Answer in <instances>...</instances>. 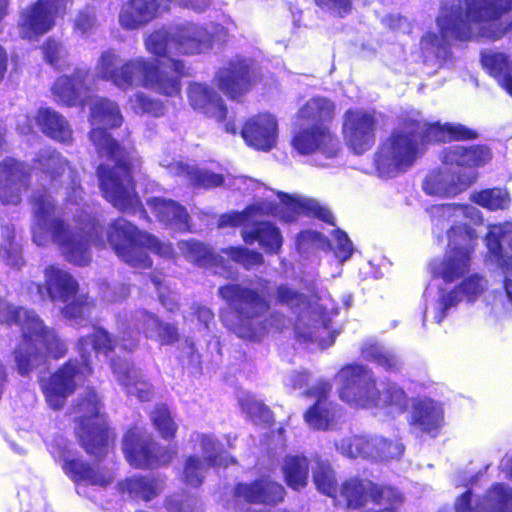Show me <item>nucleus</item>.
<instances>
[{"mask_svg": "<svg viewBox=\"0 0 512 512\" xmlns=\"http://www.w3.org/2000/svg\"><path fill=\"white\" fill-rule=\"evenodd\" d=\"M240 134L249 147L268 152L277 144L278 123L270 113H258L245 120Z\"/></svg>", "mask_w": 512, "mask_h": 512, "instance_id": "aec40b11", "label": "nucleus"}, {"mask_svg": "<svg viewBox=\"0 0 512 512\" xmlns=\"http://www.w3.org/2000/svg\"><path fill=\"white\" fill-rule=\"evenodd\" d=\"M35 163L52 186L61 185L62 178L68 171L76 173L75 169L70 167L69 161L55 149L40 152Z\"/></svg>", "mask_w": 512, "mask_h": 512, "instance_id": "f704fd0d", "label": "nucleus"}, {"mask_svg": "<svg viewBox=\"0 0 512 512\" xmlns=\"http://www.w3.org/2000/svg\"><path fill=\"white\" fill-rule=\"evenodd\" d=\"M69 0H37L24 9L19 23L30 32H48L53 29Z\"/></svg>", "mask_w": 512, "mask_h": 512, "instance_id": "4be33fe9", "label": "nucleus"}, {"mask_svg": "<svg viewBox=\"0 0 512 512\" xmlns=\"http://www.w3.org/2000/svg\"><path fill=\"white\" fill-rule=\"evenodd\" d=\"M408 423L411 428L435 437L444 425V409L433 399H416L412 404Z\"/></svg>", "mask_w": 512, "mask_h": 512, "instance_id": "393cba45", "label": "nucleus"}, {"mask_svg": "<svg viewBox=\"0 0 512 512\" xmlns=\"http://www.w3.org/2000/svg\"><path fill=\"white\" fill-rule=\"evenodd\" d=\"M91 345L97 354L109 357L114 353L116 340L113 335L102 326H95L93 331L78 339L77 348L81 358H69L58 366L48 377L39 380L40 390L48 407L54 411L62 410L70 396L77 388L79 376L93 374L91 355L87 346Z\"/></svg>", "mask_w": 512, "mask_h": 512, "instance_id": "39448f33", "label": "nucleus"}, {"mask_svg": "<svg viewBox=\"0 0 512 512\" xmlns=\"http://www.w3.org/2000/svg\"><path fill=\"white\" fill-rule=\"evenodd\" d=\"M334 237L335 256L342 262L348 260L352 256L354 251L352 241L349 239L348 235L340 229H337L335 231Z\"/></svg>", "mask_w": 512, "mask_h": 512, "instance_id": "69168bd1", "label": "nucleus"}, {"mask_svg": "<svg viewBox=\"0 0 512 512\" xmlns=\"http://www.w3.org/2000/svg\"><path fill=\"white\" fill-rule=\"evenodd\" d=\"M377 127L374 110L347 109L342 122V135L346 146L356 155L367 152L376 142Z\"/></svg>", "mask_w": 512, "mask_h": 512, "instance_id": "ddd939ff", "label": "nucleus"}, {"mask_svg": "<svg viewBox=\"0 0 512 512\" xmlns=\"http://www.w3.org/2000/svg\"><path fill=\"white\" fill-rule=\"evenodd\" d=\"M89 139L99 157L105 156L114 163L112 167L101 163L96 169L103 197L122 213H138L148 219V213L136 191L134 157L104 127L92 128Z\"/></svg>", "mask_w": 512, "mask_h": 512, "instance_id": "20e7f679", "label": "nucleus"}, {"mask_svg": "<svg viewBox=\"0 0 512 512\" xmlns=\"http://www.w3.org/2000/svg\"><path fill=\"white\" fill-rule=\"evenodd\" d=\"M361 354L367 361L375 363L386 371L395 372L399 369L397 357L376 343L365 344L361 348Z\"/></svg>", "mask_w": 512, "mask_h": 512, "instance_id": "49530a36", "label": "nucleus"}, {"mask_svg": "<svg viewBox=\"0 0 512 512\" xmlns=\"http://www.w3.org/2000/svg\"><path fill=\"white\" fill-rule=\"evenodd\" d=\"M91 123L107 125L109 128H118L123 123V116L116 102L108 98L96 99L90 107Z\"/></svg>", "mask_w": 512, "mask_h": 512, "instance_id": "58836bf2", "label": "nucleus"}, {"mask_svg": "<svg viewBox=\"0 0 512 512\" xmlns=\"http://www.w3.org/2000/svg\"><path fill=\"white\" fill-rule=\"evenodd\" d=\"M158 341L161 345H172L180 340L178 328L154 317Z\"/></svg>", "mask_w": 512, "mask_h": 512, "instance_id": "680f3d73", "label": "nucleus"}, {"mask_svg": "<svg viewBox=\"0 0 512 512\" xmlns=\"http://www.w3.org/2000/svg\"><path fill=\"white\" fill-rule=\"evenodd\" d=\"M233 495L246 503L275 506L283 502L286 490L281 483L270 476L262 475L249 483L235 484Z\"/></svg>", "mask_w": 512, "mask_h": 512, "instance_id": "412c9836", "label": "nucleus"}, {"mask_svg": "<svg viewBox=\"0 0 512 512\" xmlns=\"http://www.w3.org/2000/svg\"><path fill=\"white\" fill-rule=\"evenodd\" d=\"M74 434L79 446L95 462L115 451L117 434L106 419L76 425Z\"/></svg>", "mask_w": 512, "mask_h": 512, "instance_id": "dca6fc26", "label": "nucleus"}, {"mask_svg": "<svg viewBox=\"0 0 512 512\" xmlns=\"http://www.w3.org/2000/svg\"><path fill=\"white\" fill-rule=\"evenodd\" d=\"M368 479H360L357 477L345 480L340 489L347 508L359 509L367 503L369 497Z\"/></svg>", "mask_w": 512, "mask_h": 512, "instance_id": "79ce46f5", "label": "nucleus"}, {"mask_svg": "<svg viewBox=\"0 0 512 512\" xmlns=\"http://www.w3.org/2000/svg\"><path fill=\"white\" fill-rule=\"evenodd\" d=\"M323 11L338 17L348 15L352 10V0H313Z\"/></svg>", "mask_w": 512, "mask_h": 512, "instance_id": "0e129e2a", "label": "nucleus"}, {"mask_svg": "<svg viewBox=\"0 0 512 512\" xmlns=\"http://www.w3.org/2000/svg\"><path fill=\"white\" fill-rule=\"evenodd\" d=\"M485 239L490 259L497 264L504 274L510 273L512 271V254L504 255L500 237L495 232L489 231Z\"/></svg>", "mask_w": 512, "mask_h": 512, "instance_id": "09e8293b", "label": "nucleus"}, {"mask_svg": "<svg viewBox=\"0 0 512 512\" xmlns=\"http://www.w3.org/2000/svg\"><path fill=\"white\" fill-rule=\"evenodd\" d=\"M32 187V171L27 163L7 156L0 161V203L17 206Z\"/></svg>", "mask_w": 512, "mask_h": 512, "instance_id": "4468645a", "label": "nucleus"}, {"mask_svg": "<svg viewBox=\"0 0 512 512\" xmlns=\"http://www.w3.org/2000/svg\"><path fill=\"white\" fill-rule=\"evenodd\" d=\"M201 443L205 452L210 451V453L204 457L208 467H227L229 464L236 463V460L226 455L223 450L214 451V442L208 437L203 436Z\"/></svg>", "mask_w": 512, "mask_h": 512, "instance_id": "4d7b16f0", "label": "nucleus"}, {"mask_svg": "<svg viewBox=\"0 0 512 512\" xmlns=\"http://www.w3.org/2000/svg\"><path fill=\"white\" fill-rule=\"evenodd\" d=\"M423 190L431 196H443L448 191L445 175L440 170H432L423 181Z\"/></svg>", "mask_w": 512, "mask_h": 512, "instance_id": "13d9d810", "label": "nucleus"}, {"mask_svg": "<svg viewBox=\"0 0 512 512\" xmlns=\"http://www.w3.org/2000/svg\"><path fill=\"white\" fill-rule=\"evenodd\" d=\"M246 244H258L269 254H278L283 244L280 229L270 221H256L251 229L242 231Z\"/></svg>", "mask_w": 512, "mask_h": 512, "instance_id": "2f4dec72", "label": "nucleus"}, {"mask_svg": "<svg viewBox=\"0 0 512 512\" xmlns=\"http://www.w3.org/2000/svg\"><path fill=\"white\" fill-rule=\"evenodd\" d=\"M487 281L479 274L465 277L458 285L450 289V307L459 302H474L486 289Z\"/></svg>", "mask_w": 512, "mask_h": 512, "instance_id": "4c0bfd02", "label": "nucleus"}, {"mask_svg": "<svg viewBox=\"0 0 512 512\" xmlns=\"http://www.w3.org/2000/svg\"><path fill=\"white\" fill-rule=\"evenodd\" d=\"M42 52L45 61L55 69L62 67L61 60L63 59L64 53L60 42H57L53 38H48L42 45Z\"/></svg>", "mask_w": 512, "mask_h": 512, "instance_id": "052dcab7", "label": "nucleus"}, {"mask_svg": "<svg viewBox=\"0 0 512 512\" xmlns=\"http://www.w3.org/2000/svg\"><path fill=\"white\" fill-rule=\"evenodd\" d=\"M186 255L197 266H210L215 261V255L211 249L196 241L187 243Z\"/></svg>", "mask_w": 512, "mask_h": 512, "instance_id": "5fc2aeb1", "label": "nucleus"}, {"mask_svg": "<svg viewBox=\"0 0 512 512\" xmlns=\"http://www.w3.org/2000/svg\"><path fill=\"white\" fill-rule=\"evenodd\" d=\"M173 0H128L119 14V23L127 30H139L169 9Z\"/></svg>", "mask_w": 512, "mask_h": 512, "instance_id": "b1692460", "label": "nucleus"}, {"mask_svg": "<svg viewBox=\"0 0 512 512\" xmlns=\"http://www.w3.org/2000/svg\"><path fill=\"white\" fill-rule=\"evenodd\" d=\"M217 293L227 304V309L220 312L223 325L242 339L260 341L266 325L256 319L271 308L269 280L258 278L256 286L227 283L220 286Z\"/></svg>", "mask_w": 512, "mask_h": 512, "instance_id": "423d86ee", "label": "nucleus"}, {"mask_svg": "<svg viewBox=\"0 0 512 512\" xmlns=\"http://www.w3.org/2000/svg\"><path fill=\"white\" fill-rule=\"evenodd\" d=\"M44 276L47 294L53 302L66 303L79 291L77 280L69 272L55 265L47 266L44 270Z\"/></svg>", "mask_w": 512, "mask_h": 512, "instance_id": "c85d7f7f", "label": "nucleus"}, {"mask_svg": "<svg viewBox=\"0 0 512 512\" xmlns=\"http://www.w3.org/2000/svg\"><path fill=\"white\" fill-rule=\"evenodd\" d=\"M481 64L495 80L512 67V61L501 52H481Z\"/></svg>", "mask_w": 512, "mask_h": 512, "instance_id": "8fccbe9b", "label": "nucleus"}, {"mask_svg": "<svg viewBox=\"0 0 512 512\" xmlns=\"http://www.w3.org/2000/svg\"><path fill=\"white\" fill-rule=\"evenodd\" d=\"M313 482L323 494L335 497L337 493V480L332 468L328 464L318 463L313 471Z\"/></svg>", "mask_w": 512, "mask_h": 512, "instance_id": "3c124183", "label": "nucleus"}, {"mask_svg": "<svg viewBox=\"0 0 512 512\" xmlns=\"http://www.w3.org/2000/svg\"><path fill=\"white\" fill-rule=\"evenodd\" d=\"M275 303L297 313L308 306L309 300L304 293L288 284H280L275 289Z\"/></svg>", "mask_w": 512, "mask_h": 512, "instance_id": "a18cd8bd", "label": "nucleus"}, {"mask_svg": "<svg viewBox=\"0 0 512 512\" xmlns=\"http://www.w3.org/2000/svg\"><path fill=\"white\" fill-rule=\"evenodd\" d=\"M109 365L113 374L121 384L128 386L136 380V368L130 360L119 356L111 357Z\"/></svg>", "mask_w": 512, "mask_h": 512, "instance_id": "864d4df0", "label": "nucleus"}, {"mask_svg": "<svg viewBox=\"0 0 512 512\" xmlns=\"http://www.w3.org/2000/svg\"><path fill=\"white\" fill-rule=\"evenodd\" d=\"M471 200L489 211L507 210L511 205V197L505 188H485L473 194Z\"/></svg>", "mask_w": 512, "mask_h": 512, "instance_id": "37998d69", "label": "nucleus"}, {"mask_svg": "<svg viewBox=\"0 0 512 512\" xmlns=\"http://www.w3.org/2000/svg\"><path fill=\"white\" fill-rule=\"evenodd\" d=\"M478 234L468 221H454L450 226V282L469 271Z\"/></svg>", "mask_w": 512, "mask_h": 512, "instance_id": "f3484780", "label": "nucleus"}, {"mask_svg": "<svg viewBox=\"0 0 512 512\" xmlns=\"http://www.w3.org/2000/svg\"><path fill=\"white\" fill-rule=\"evenodd\" d=\"M150 60L137 57L120 62L119 56L112 50L103 52L98 62V71L101 79L112 82L121 90L132 88L136 81L144 87L146 71Z\"/></svg>", "mask_w": 512, "mask_h": 512, "instance_id": "f8f14e48", "label": "nucleus"}, {"mask_svg": "<svg viewBox=\"0 0 512 512\" xmlns=\"http://www.w3.org/2000/svg\"><path fill=\"white\" fill-rule=\"evenodd\" d=\"M186 94L189 105L195 111L223 124L226 133L233 135L237 133L235 121H228L227 104L213 87L206 83L190 82Z\"/></svg>", "mask_w": 512, "mask_h": 512, "instance_id": "2eb2a0df", "label": "nucleus"}, {"mask_svg": "<svg viewBox=\"0 0 512 512\" xmlns=\"http://www.w3.org/2000/svg\"><path fill=\"white\" fill-rule=\"evenodd\" d=\"M132 108L139 113H155L160 108V103L144 93H136L133 98Z\"/></svg>", "mask_w": 512, "mask_h": 512, "instance_id": "338daca9", "label": "nucleus"}, {"mask_svg": "<svg viewBox=\"0 0 512 512\" xmlns=\"http://www.w3.org/2000/svg\"><path fill=\"white\" fill-rule=\"evenodd\" d=\"M335 117V104L323 96L308 99L295 115L299 130L291 144L301 155H311L317 151L328 158L339 152V140L329 125Z\"/></svg>", "mask_w": 512, "mask_h": 512, "instance_id": "0eeeda50", "label": "nucleus"}, {"mask_svg": "<svg viewBox=\"0 0 512 512\" xmlns=\"http://www.w3.org/2000/svg\"><path fill=\"white\" fill-rule=\"evenodd\" d=\"M67 301L60 312L64 319L74 322H81L89 318L96 308V299L88 293L76 294Z\"/></svg>", "mask_w": 512, "mask_h": 512, "instance_id": "a19ab883", "label": "nucleus"}, {"mask_svg": "<svg viewBox=\"0 0 512 512\" xmlns=\"http://www.w3.org/2000/svg\"><path fill=\"white\" fill-rule=\"evenodd\" d=\"M151 422L161 438L173 440L176 437L178 425L175 423L166 404H158L151 413Z\"/></svg>", "mask_w": 512, "mask_h": 512, "instance_id": "c03bdc74", "label": "nucleus"}, {"mask_svg": "<svg viewBox=\"0 0 512 512\" xmlns=\"http://www.w3.org/2000/svg\"><path fill=\"white\" fill-rule=\"evenodd\" d=\"M88 75V70L76 68L70 75L59 76L51 88L56 102L65 107L84 106L90 90Z\"/></svg>", "mask_w": 512, "mask_h": 512, "instance_id": "5701e85b", "label": "nucleus"}, {"mask_svg": "<svg viewBox=\"0 0 512 512\" xmlns=\"http://www.w3.org/2000/svg\"><path fill=\"white\" fill-rule=\"evenodd\" d=\"M204 463L200 457L189 455L183 466V482L193 488L200 487L204 482Z\"/></svg>", "mask_w": 512, "mask_h": 512, "instance_id": "603ef678", "label": "nucleus"}, {"mask_svg": "<svg viewBox=\"0 0 512 512\" xmlns=\"http://www.w3.org/2000/svg\"><path fill=\"white\" fill-rule=\"evenodd\" d=\"M340 397L363 408H382L389 412L404 413L409 405L405 391L396 383L388 382L380 391L370 370L361 364L346 365L341 370Z\"/></svg>", "mask_w": 512, "mask_h": 512, "instance_id": "6e6552de", "label": "nucleus"}, {"mask_svg": "<svg viewBox=\"0 0 512 512\" xmlns=\"http://www.w3.org/2000/svg\"><path fill=\"white\" fill-rule=\"evenodd\" d=\"M492 159L491 149L484 144L450 147V163L468 170L484 166Z\"/></svg>", "mask_w": 512, "mask_h": 512, "instance_id": "c9c22d12", "label": "nucleus"}, {"mask_svg": "<svg viewBox=\"0 0 512 512\" xmlns=\"http://www.w3.org/2000/svg\"><path fill=\"white\" fill-rule=\"evenodd\" d=\"M62 469L75 484L105 488L114 481V475L109 469L101 468L79 457L64 458Z\"/></svg>", "mask_w": 512, "mask_h": 512, "instance_id": "a878e982", "label": "nucleus"}, {"mask_svg": "<svg viewBox=\"0 0 512 512\" xmlns=\"http://www.w3.org/2000/svg\"><path fill=\"white\" fill-rule=\"evenodd\" d=\"M224 176L212 171L197 168L191 186L193 188L212 189L222 186Z\"/></svg>", "mask_w": 512, "mask_h": 512, "instance_id": "bf43d9fd", "label": "nucleus"}, {"mask_svg": "<svg viewBox=\"0 0 512 512\" xmlns=\"http://www.w3.org/2000/svg\"><path fill=\"white\" fill-rule=\"evenodd\" d=\"M30 203L33 207L34 242L41 245L49 236L68 263L77 267L89 266L93 259L92 245L105 247L104 229L95 215H78L72 226L62 214H57V202L49 194H35Z\"/></svg>", "mask_w": 512, "mask_h": 512, "instance_id": "f257e3e1", "label": "nucleus"}, {"mask_svg": "<svg viewBox=\"0 0 512 512\" xmlns=\"http://www.w3.org/2000/svg\"><path fill=\"white\" fill-rule=\"evenodd\" d=\"M331 392L332 385L326 380L317 381L303 392L305 397L315 399L303 414L305 422L314 430H328L335 422L337 405L330 400Z\"/></svg>", "mask_w": 512, "mask_h": 512, "instance_id": "a211bd4d", "label": "nucleus"}, {"mask_svg": "<svg viewBox=\"0 0 512 512\" xmlns=\"http://www.w3.org/2000/svg\"><path fill=\"white\" fill-rule=\"evenodd\" d=\"M146 49L156 59L168 58L170 55L200 54L208 45L196 37V34H148L145 39Z\"/></svg>", "mask_w": 512, "mask_h": 512, "instance_id": "6ab92c4d", "label": "nucleus"}, {"mask_svg": "<svg viewBox=\"0 0 512 512\" xmlns=\"http://www.w3.org/2000/svg\"><path fill=\"white\" fill-rule=\"evenodd\" d=\"M283 475L286 484L293 490H300L308 483L309 461L304 456H289L283 465Z\"/></svg>", "mask_w": 512, "mask_h": 512, "instance_id": "ea45409f", "label": "nucleus"}, {"mask_svg": "<svg viewBox=\"0 0 512 512\" xmlns=\"http://www.w3.org/2000/svg\"><path fill=\"white\" fill-rule=\"evenodd\" d=\"M283 206L279 213L280 219L285 223L295 222L301 216L300 198L284 194Z\"/></svg>", "mask_w": 512, "mask_h": 512, "instance_id": "e2e57ef3", "label": "nucleus"}, {"mask_svg": "<svg viewBox=\"0 0 512 512\" xmlns=\"http://www.w3.org/2000/svg\"><path fill=\"white\" fill-rule=\"evenodd\" d=\"M107 242L117 257L136 269H151L153 261L148 251L161 258H172L174 248L155 235L140 229L134 223L119 217L108 226Z\"/></svg>", "mask_w": 512, "mask_h": 512, "instance_id": "1a4fd4ad", "label": "nucleus"}, {"mask_svg": "<svg viewBox=\"0 0 512 512\" xmlns=\"http://www.w3.org/2000/svg\"><path fill=\"white\" fill-rule=\"evenodd\" d=\"M158 222L179 230H188L190 216L184 205L173 199L154 196L146 200Z\"/></svg>", "mask_w": 512, "mask_h": 512, "instance_id": "bb28decb", "label": "nucleus"}, {"mask_svg": "<svg viewBox=\"0 0 512 512\" xmlns=\"http://www.w3.org/2000/svg\"><path fill=\"white\" fill-rule=\"evenodd\" d=\"M471 492L465 491L455 504L456 512H492L489 507L484 503H477L475 506L471 505Z\"/></svg>", "mask_w": 512, "mask_h": 512, "instance_id": "774afa93", "label": "nucleus"}, {"mask_svg": "<svg viewBox=\"0 0 512 512\" xmlns=\"http://www.w3.org/2000/svg\"><path fill=\"white\" fill-rule=\"evenodd\" d=\"M447 137L448 123L405 115L378 145L374 154L375 169L382 177L404 173L430 146L445 143Z\"/></svg>", "mask_w": 512, "mask_h": 512, "instance_id": "7ed1b4c3", "label": "nucleus"}, {"mask_svg": "<svg viewBox=\"0 0 512 512\" xmlns=\"http://www.w3.org/2000/svg\"><path fill=\"white\" fill-rule=\"evenodd\" d=\"M222 251L231 261L248 271L264 264L262 253L245 246H230Z\"/></svg>", "mask_w": 512, "mask_h": 512, "instance_id": "de8ad7c7", "label": "nucleus"}, {"mask_svg": "<svg viewBox=\"0 0 512 512\" xmlns=\"http://www.w3.org/2000/svg\"><path fill=\"white\" fill-rule=\"evenodd\" d=\"M351 446L355 447L361 457L376 461H389L400 457L404 452L402 444L380 436L357 437Z\"/></svg>", "mask_w": 512, "mask_h": 512, "instance_id": "cd10ccee", "label": "nucleus"}, {"mask_svg": "<svg viewBox=\"0 0 512 512\" xmlns=\"http://www.w3.org/2000/svg\"><path fill=\"white\" fill-rule=\"evenodd\" d=\"M0 324L20 329L13 357L21 376L26 377L49 360L58 361L68 354L66 338L58 329L47 325L34 309L0 302Z\"/></svg>", "mask_w": 512, "mask_h": 512, "instance_id": "f03ea898", "label": "nucleus"}, {"mask_svg": "<svg viewBox=\"0 0 512 512\" xmlns=\"http://www.w3.org/2000/svg\"><path fill=\"white\" fill-rule=\"evenodd\" d=\"M73 413L77 414L74 419L76 425L95 420L106 419L104 403L97 389L93 386H87L86 389L77 396L71 405Z\"/></svg>", "mask_w": 512, "mask_h": 512, "instance_id": "c756f323", "label": "nucleus"}, {"mask_svg": "<svg viewBox=\"0 0 512 512\" xmlns=\"http://www.w3.org/2000/svg\"><path fill=\"white\" fill-rule=\"evenodd\" d=\"M122 452L129 465L140 470L167 466L176 454L175 449L160 445L151 433L137 425L124 432Z\"/></svg>", "mask_w": 512, "mask_h": 512, "instance_id": "9b49d317", "label": "nucleus"}, {"mask_svg": "<svg viewBox=\"0 0 512 512\" xmlns=\"http://www.w3.org/2000/svg\"><path fill=\"white\" fill-rule=\"evenodd\" d=\"M117 490L130 500L143 502H150L160 493L158 480L155 477L141 474L118 481Z\"/></svg>", "mask_w": 512, "mask_h": 512, "instance_id": "7c9ffc66", "label": "nucleus"}, {"mask_svg": "<svg viewBox=\"0 0 512 512\" xmlns=\"http://www.w3.org/2000/svg\"><path fill=\"white\" fill-rule=\"evenodd\" d=\"M264 80L261 65L251 57L235 55L214 74V85L229 100L242 102Z\"/></svg>", "mask_w": 512, "mask_h": 512, "instance_id": "9d476101", "label": "nucleus"}, {"mask_svg": "<svg viewBox=\"0 0 512 512\" xmlns=\"http://www.w3.org/2000/svg\"><path fill=\"white\" fill-rule=\"evenodd\" d=\"M475 170L459 168L450 173V194H458L468 189L477 179Z\"/></svg>", "mask_w": 512, "mask_h": 512, "instance_id": "6e6d98bb", "label": "nucleus"}, {"mask_svg": "<svg viewBox=\"0 0 512 512\" xmlns=\"http://www.w3.org/2000/svg\"><path fill=\"white\" fill-rule=\"evenodd\" d=\"M36 122L41 131L51 139L64 144L72 142V129L68 121L55 110L48 107L40 108L36 115Z\"/></svg>", "mask_w": 512, "mask_h": 512, "instance_id": "72a5a7b5", "label": "nucleus"}, {"mask_svg": "<svg viewBox=\"0 0 512 512\" xmlns=\"http://www.w3.org/2000/svg\"><path fill=\"white\" fill-rule=\"evenodd\" d=\"M144 88L152 89L166 97H179L181 95L182 83L179 77L162 71L156 61L150 60L148 71H146Z\"/></svg>", "mask_w": 512, "mask_h": 512, "instance_id": "e433bc0d", "label": "nucleus"}, {"mask_svg": "<svg viewBox=\"0 0 512 512\" xmlns=\"http://www.w3.org/2000/svg\"><path fill=\"white\" fill-rule=\"evenodd\" d=\"M465 17L474 23L499 20L512 9V0H465Z\"/></svg>", "mask_w": 512, "mask_h": 512, "instance_id": "473e14b6", "label": "nucleus"}]
</instances>
